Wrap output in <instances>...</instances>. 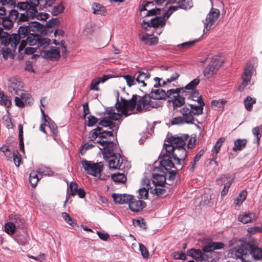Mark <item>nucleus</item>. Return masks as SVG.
Returning <instances> with one entry per match:
<instances>
[{
	"instance_id": "nucleus-2",
	"label": "nucleus",
	"mask_w": 262,
	"mask_h": 262,
	"mask_svg": "<svg viewBox=\"0 0 262 262\" xmlns=\"http://www.w3.org/2000/svg\"><path fill=\"white\" fill-rule=\"evenodd\" d=\"M225 245L221 242H214L211 240L207 242L200 249H191L187 251V254L194 258L196 262H216L221 257V253L216 250L223 249Z\"/></svg>"
},
{
	"instance_id": "nucleus-46",
	"label": "nucleus",
	"mask_w": 262,
	"mask_h": 262,
	"mask_svg": "<svg viewBox=\"0 0 262 262\" xmlns=\"http://www.w3.org/2000/svg\"><path fill=\"white\" fill-rule=\"evenodd\" d=\"M18 138L19 140L20 150L23 152H25V147L23 139V127L21 124L18 125Z\"/></svg>"
},
{
	"instance_id": "nucleus-4",
	"label": "nucleus",
	"mask_w": 262,
	"mask_h": 262,
	"mask_svg": "<svg viewBox=\"0 0 262 262\" xmlns=\"http://www.w3.org/2000/svg\"><path fill=\"white\" fill-rule=\"evenodd\" d=\"M16 36L15 33L10 34L4 31L0 32V45L5 50L3 54L4 59H7L8 55L15 51L18 46V41Z\"/></svg>"
},
{
	"instance_id": "nucleus-43",
	"label": "nucleus",
	"mask_w": 262,
	"mask_h": 262,
	"mask_svg": "<svg viewBox=\"0 0 262 262\" xmlns=\"http://www.w3.org/2000/svg\"><path fill=\"white\" fill-rule=\"evenodd\" d=\"M255 103L256 99L251 98L250 96H247L244 100L245 108L248 111H251L253 107V105Z\"/></svg>"
},
{
	"instance_id": "nucleus-60",
	"label": "nucleus",
	"mask_w": 262,
	"mask_h": 262,
	"mask_svg": "<svg viewBox=\"0 0 262 262\" xmlns=\"http://www.w3.org/2000/svg\"><path fill=\"white\" fill-rule=\"evenodd\" d=\"M192 7V0H181V9H189Z\"/></svg>"
},
{
	"instance_id": "nucleus-29",
	"label": "nucleus",
	"mask_w": 262,
	"mask_h": 262,
	"mask_svg": "<svg viewBox=\"0 0 262 262\" xmlns=\"http://www.w3.org/2000/svg\"><path fill=\"white\" fill-rule=\"evenodd\" d=\"M148 95L149 97L154 100L166 99V92L162 89L152 90Z\"/></svg>"
},
{
	"instance_id": "nucleus-5",
	"label": "nucleus",
	"mask_w": 262,
	"mask_h": 262,
	"mask_svg": "<svg viewBox=\"0 0 262 262\" xmlns=\"http://www.w3.org/2000/svg\"><path fill=\"white\" fill-rule=\"evenodd\" d=\"M113 138L112 131H106L101 127L97 126L92 130L89 133V139L90 141L95 144H98L100 147L113 141L111 138Z\"/></svg>"
},
{
	"instance_id": "nucleus-22",
	"label": "nucleus",
	"mask_w": 262,
	"mask_h": 262,
	"mask_svg": "<svg viewBox=\"0 0 262 262\" xmlns=\"http://www.w3.org/2000/svg\"><path fill=\"white\" fill-rule=\"evenodd\" d=\"M159 158L161 159L160 163L162 167H163L165 170H170L171 168H174V165L172 162V157L170 155H167L164 154L163 150L161 152Z\"/></svg>"
},
{
	"instance_id": "nucleus-32",
	"label": "nucleus",
	"mask_w": 262,
	"mask_h": 262,
	"mask_svg": "<svg viewBox=\"0 0 262 262\" xmlns=\"http://www.w3.org/2000/svg\"><path fill=\"white\" fill-rule=\"evenodd\" d=\"M166 180V177L163 174H153L152 181L154 186L162 187L165 184Z\"/></svg>"
},
{
	"instance_id": "nucleus-15",
	"label": "nucleus",
	"mask_w": 262,
	"mask_h": 262,
	"mask_svg": "<svg viewBox=\"0 0 262 262\" xmlns=\"http://www.w3.org/2000/svg\"><path fill=\"white\" fill-rule=\"evenodd\" d=\"M168 102H172L173 108L180 107V88L170 89L166 92Z\"/></svg>"
},
{
	"instance_id": "nucleus-28",
	"label": "nucleus",
	"mask_w": 262,
	"mask_h": 262,
	"mask_svg": "<svg viewBox=\"0 0 262 262\" xmlns=\"http://www.w3.org/2000/svg\"><path fill=\"white\" fill-rule=\"evenodd\" d=\"M136 80L138 83H142V87H145L147 85V84L145 82L146 79H148L150 75L148 72V70H146V72L143 71H138L136 75Z\"/></svg>"
},
{
	"instance_id": "nucleus-59",
	"label": "nucleus",
	"mask_w": 262,
	"mask_h": 262,
	"mask_svg": "<svg viewBox=\"0 0 262 262\" xmlns=\"http://www.w3.org/2000/svg\"><path fill=\"white\" fill-rule=\"evenodd\" d=\"M100 83V80H99L98 78L93 79L90 85V89L91 90H94L98 91L99 90V88L98 86V85Z\"/></svg>"
},
{
	"instance_id": "nucleus-33",
	"label": "nucleus",
	"mask_w": 262,
	"mask_h": 262,
	"mask_svg": "<svg viewBox=\"0 0 262 262\" xmlns=\"http://www.w3.org/2000/svg\"><path fill=\"white\" fill-rule=\"evenodd\" d=\"M205 105L204 101H200L198 105L189 104V109H191V113L193 115L198 116L203 114V106Z\"/></svg>"
},
{
	"instance_id": "nucleus-37",
	"label": "nucleus",
	"mask_w": 262,
	"mask_h": 262,
	"mask_svg": "<svg viewBox=\"0 0 262 262\" xmlns=\"http://www.w3.org/2000/svg\"><path fill=\"white\" fill-rule=\"evenodd\" d=\"M60 24V20L58 18H52L50 19L48 21L46 22V25H43L44 28L42 29L43 31L42 33L44 31H46L47 29H50L56 26H58Z\"/></svg>"
},
{
	"instance_id": "nucleus-44",
	"label": "nucleus",
	"mask_w": 262,
	"mask_h": 262,
	"mask_svg": "<svg viewBox=\"0 0 262 262\" xmlns=\"http://www.w3.org/2000/svg\"><path fill=\"white\" fill-rule=\"evenodd\" d=\"M254 215L253 213H246L241 215L238 217V220L243 224L250 222L253 220Z\"/></svg>"
},
{
	"instance_id": "nucleus-25",
	"label": "nucleus",
	"mask_w": 262,
	"mask_h": 262,
	"mask_svg": "<svg viewBox=\"0 0 262 262\" xmlns=\"http://www.w3.org/2000/svg\"><path fill=\"white\" fill-rule=\"evenodd\" d=\"M112 196L116 204H128V202L132 199V195L123 193H113Z\"/></svg>"
},
{
	"instance_id": "nucleus-61",
	"label": "nucleus",
	"mask_w": 262,
	"mask_h": 262,
	"mask_svg": "<svg viewBox=\"0 0 262 262\" xmlns=\"http://www.w3.org/2000/svg\"><path fill=\"white\" fill-rule=\"evenodd\" d=\"M139 250L143 258L146 259L149 258V252L144 245L142 244H139Z\"/></svg>"
},
{
	"instance_id": "nucleus-17",
	"label": "nucleus",
	"mask_w": 262,
	"mask_h": 262,
	"mask_svg": "<svg viewBox=\"0 0 262 262\" xmlns=\"http://www.w3.org/2000/svg\"><path fill=\"white\" fill-rule=\"evenodd\" d=\"M181 114H182L181 124H194L198 128H200V127L195 123V121H196L198 123H200V122L197 119H194L193 115L191 113V109L187 107H184L181 109Z\"/></svg>"
},
{
	"instance_id": "nucleus-42",
	"label": "nucleus",
	"mask_w": 262,
	"mask_h": 262,
	"mask_svg": "<svg viewBox=\"0 0 262 262\" xmlns=\"http://www.w3.org/2000/svg\"><path fill=\"white\" fill-rule=\"evenodd\" d=\"M207 147H204L202 149L200 150L195 156L193 159V161L191 162L192 166L190 168V170L193 171L195 168V164L197 162H198L201 157V156L204 154L205 151L206 150Z\"/></svg>"
},
{
	"instance_id": "nucleus-52",
	"label": "nucleus",
	"mask_w": 262,
	"mask_h": 262,
	"mask_svg": "<svg viewBox=\"0 0 262 262\" xmlns=\"http://www.w3.org/2000/svg\"><path fill=\"white\" fill-rule=\"evenodd\" d=\"M247 195L246 190L242 191L238 195V198L235 200L234 202L236 205H240L246 200Z\"/></svg>"
},
{
	"instance_id": "nucleus-34",
	"label": "nucleus",
	"mask_w": 262,
	"mask_h": 262,
	"mask_svg": "<svg viewBox=\"0 0 262 262\" xmlns=\"http://www.w3.org/2000/svg\"><path fill=\"white\" fill-rule=\"evenodd\" d=\"M247 142L248 141L246 139L235 140L234 141V146L232 148L233 151L236 152L237 151L242 150L246 147Z\"/></svg>"
},
{
	"instance_id": "nucleus-55",
	"label": "nucleus",
	"mask_w": 262,
	"mask_h": 262,
	"mask_svg": "<svg viewBox=\"0 0 262 262\" xmlns=\"http://www.w3.org/2000/svg\"><path fill=\"white\" fill-rule=\"evenodd\" d=\"M262 132V125L256 126L252 129V134L256 137L257 142H258L261 137L260 132Z\"/></svg>"
},
{
	"instance_id": "nucleus-14",
	"label": "nucleus",
	"mask_w": 262,
	"mask_h": 262,
	"mask_svg": "<svg viewBox=\"0 0 262 262\" xmlns=\"http://www.w3.org/2000/svg\"><path fill=\"white\" fill-rule=\"evenodd\" d=\"M221 66L220 61L217 58H212L209 64L204 70V76L208 79L216 73Z\"/></svg>"
},
{
	"instance_id": "nucleus-21",
	"label": "nucleus",
	"mask_w": 262,
	"mask_h": 262,
	"mask_svg": "<svg viewBox=\"0 0 262 262\" xmlns=\"http://www.w3.org/2000/svg\"><path fill=\"white\" fill-rule=\"evenodd\" d=\"M129 209L133 212H138L142 211L146 206L144 201L137 200L132 195V199L128 203Z\"/></svg>"
},
{
	"instance_id": "nucleus-30",
	"label": "nucleus",
	"mask_w": 262,
	"mask_h": 262,
	"mask_svg": "<svg viewBox=\"0 0 262 262\" xmlns=\"http://www.w3.org/2000/svg\"><path fill=\"white\" fill-rule=\"evenodd\" d=\"M40 111H41L42 115L44 118L45 122H48V126L50 128V129H51V132L53 135L54 139H55V138L57 136V134H58V127H57V125L52 121H50L48 122L47 120V118H48V119H49V118L48 116H46L45 112L42 108L40 109Z\"/></svg>"
},
{
	"instance_id": "nucleus-9",
	"label": "nucleus",
	"mask_w": 262,
	"mask_h": 262,
	"mask_svg": "<svg viewBox=\"0 0 262 262\" xmlns=\"http://www.w3.org/2000/svg\"><path fill=\"white\" fill-rule=\"evenodd\" d=\"M138 98H139V100L137 99L136 110L138 112L146 111L150 107L157 108L161 105L159 102L152 101L151 98L149 97V95L146 92L142 97L138 96Z\"/></svg>"
},
{
	"instance_id": "nucleus-58",
	"label": "nucleus",
	"mask_w": 262,
	"mask_h": 262,
	"mask_svg": "<svg viewBox=\"0 0 262 262\" xmlns=\"http://www.w3.org/2000/svg\"><path fill=\"white\" fill-rule=\"evenodd\" d=\"M234 178H232L230 181L227 182L225 185L224 188L221 191V195L222 196H224L227 194L228 192L229 189L233 182Z\"/></svg>"
},
{
	"instance_id": "nucleus-54",
	"label": "nucleus",
	"mask_w": 262,
	"mask_h": 262,
	"mask_svg": "<svg viewBox=\"0 0 262 262\" xmlns=\"http://www.w3.org/2000/svg\"><path fill=\"white\" fill-rule=\"evenodd\" d=\"M50 39L49 38H41L39 36L38 41L37 42V47L42 49L46 48L50 43Z\"/></svg>"
},
{
	"instance_id": "nucleus-12",
	"label": "nucleus",
	"mask_w": 262,
	"mask_h": 262,
	"mask_svg": "<svg viewBox=\"0 0 262 262\" xmlns=\"http://www.w3.org/2000/svg\"><path fill=\"white\" fill-rule=\"evenodd\" d=\"M220 15V10L217 9L212 8L209 13L207 15L206 19L203 20L205 29L203 31L205 32V29L207 31L209 30L212 26L214 24L215 21L217 20Z\"/></svg>"
},
{
	"instance_id": "nucleus-19",
	"label": "nucleus",
	"mask_w": 262,
	"mask_h": 262,
	"mask_svg": "<svg viewBox=\"0 0 262 262\" xmlns=\"http://www.w3.org/2000/svg\"><path fill=\"white\" fill-rule=\"evenodd\" d=\"M104 159L107 160L110 169H122L124 168V166H122L123 160L120 154L113 155L108 158Z\"/></svg>"
},
{
	"instance_id": "nucleus-11",
	"label": "nucleus",
	"mask_w": 262,
	"mask_h": 262,
	"mask_svg": "<svg viewBox=\"0 0 262 262\" xmlns=\"http://www.w3.org/2000/svg\"><path fill=\"white\" fill-rule=\"evenodd\" d=\"M121 117L120 114H114L112 116H105L99 122L98 125L104 127H109L113 131L117 130L119 126L113 122V121L118 120Z\"/></svg>"
},
{
	"instance_id": "nucleus-3",
	"label": "nucleus",
	"mask_w": 262,
	"mask_h": 262,
	"mask_svg": "<svg viewBox=\"0 0 262 262\" xmlns=\"http://www.w3.org/2000/svg\"><path fill=\"white\" fill-rule=\"evenodd\" d=\"M56 0H27L24 2L28 4L29 13L27 15L32 16L33 18H36L38 20H46L49 18L50 15L47 13H39L36 7L38 6L41 10L49 9L51 7Z\"/></svg>"
},
{
	"instance_id": "nucleus-35",
	"label": "nucleus",
	"mask_w": 262,
	"mask_h": 262,
	"mask_svg": "<svg viewBox=\"0 0 262 262\" xmlns=\"http://www.w3.org/2000/svg\"><path fill=\"white\" fill-rule=\"evenodd\" d=\"M93 13L95 14L105 15L106 12V8L100 4L94 3L92 5Z\"/></svg>"
},
{
	"instance_id": "nucleus-20",
	"label": "nucleus",
	"mask_w": 262,
	"mask_h": 262,
	"mask_svg": "<svg viewBox=\"0 0 262 262\" xmlns=\"http://www.w3.org/2000/svg\"><path fill=\"white\" fill-rule=\"evenodd\" d=\"M41 53L44 57L51 61H57L60 57L59 49L55 47H52L48 50H43Z\"/></svg>"
},
{
	"instance_id": "nucleus-8",
	"label": "nucleus",
	"mask_w": 262,
	"mask_h": 262,
	"mask_svg": "<svg viewBox=\"0 0 262 262\" xmlns=\"http://www.w3.org/2000/svg\"><path fill=\"white\" fill-rule=\"evenodd\" d=\"M180 7V5L179 6H171L165 12L162 16H156L149 21H146L143 20L142 21V25H147V27H153L156 29L163 28L166 25L165 18H169L172 13L177 10L178 8Z\"/></svg>"
},
{
	"instance_id": "nucleus-36",
	"label": "nucleus",
	"mask_w": 262,
	"mask_h": 262,
	"mask_svg": "<svg viewBox=\"0 0 262 262\" xmlns=\"http://www.w3.org/2000/svg\"><path fill=\"white\" fill-rule=\"evenodd\" d=\"M112 180L117 184H124L127 180L126 176L122 173H115L112 175Z\"/></svg>"
},
{
	"instance_id": "nucleus-6",
	"label": "nucleus",
	"mask_w": 262,
	"mask_h": 262,
	"mask_svg": "<svg viewBox=\"0 0 262 262\" xmlns=\"http://www.w3.org/2000/svg\"><path fill=\"white\" fill-rule=\"evenodd\" d=\"M119 93H117L116 105H118L116 107L118 112H121V114L125 117L133 114L136 106H137V98L138 95H134L132 98L128 100L121 97L120 102H119Z\"/></svg>"
},
{
	"instance_id": "nucleus-45",
	"label": "nucleus",
	"mask_w": 262,
	"mask_h": 262,
	"mask_svg": "<svg viewBox=\"0 0 262 262\" xmlns=\"http://www.w3.org/2000/svg\"><path fill=\"white\" fill-rule=\"evenodd\" d=\"M0 104L4 105L6 107H9L11 104V101L9 99L7 96H6L3 92L0 91Z\"/></svg>"
},
{
	"instance_id": "nucleus-13",
	"label": "nucleus",
	"mask_w": 262,
	"mask_h": 262,
	"mask_svg": "<svg viewBox=\"0 0 262 262\" xmlns=\"http://www.w3.org/2000/svg\"><path fill=\"white\" fill-rule=\"evenodd\" d=\"M247 244L248 243H245L242 244L241 246L234 247L230 249L229 254H231V257L236 259H240L243 262H244L248 252V248L246 246Z\"/></svg>"
},
{
	"instance_id": "nucleus-31",
	"label": "nucleus",
	"mask_w": 262,
	"mask_h": 262,
	"mask_svg": "<svg viewBox=\"0 0 262 262\" xmlns=\"http://www.w3.org/2000/svg\"><path fill=\"white\" fill-rule=\"evenodd\" d=\"M46 9L48 10L49 12H50L52 15L57 16L63 12L64 6L63 5V2H61L57 5H52L49 9Z\"/></svg>"
},
{
	"instance_id": "nucleus-53",
	"label": "nucleus",
	"mask_w": 262,
	"mask_h": 262,
	"mask_svg": "<svg viewBox=\"0 0 262 262\" xmlns=\"http://www.w3.org/2000/svg\"><path fill=\"white\" fill-rule=\"evenodd\" d=\"M136 76H133L130 75H126L123 76L124 79L126 80L127 85L130 87L132 85H135L136 82H137L136 80Z\"/></svg>"
},
{
	"instance_id": "nucleus-39",
	"label": "nucleus",
	"mask_w": 262,
	"mask_h": 262,
	"mask_svg": "<svg viewBox=\"0 0 262 262\" xmlns=\"http://www.w3.org/2000/svg\"><path fill=\"white\" fill-rule=\"evenodd\" d=\"M165 142H168V144H171L178 148V150L180 149V137L171 136L167 137Z\"/></svg>"
},
{
	"instance_id": "nucleus-27",
	"label": "nucleus",
	"mask_w": 262,
	"mask_h": 262,
	"mask_svg": "<svg viewBox=\"0 0 262 262\" xmlns=\"http://www.w3.org/2000/svg\"><path fill=\"white\" fill-rule=\"evenodd\" d=\"M9 218L16 229L18 228L21 230L25 229V221L20 215L11 214L9 216Z\"/></svg>"
},
{
	"instance_id": "nucleus-40",
	"label": "nucleus",
	"mask_w": 262,
	"mask_h": 262,
	"mask_svg": "<svg viewBox=\"0 0 262 262\" xmlns=\"http://www.w3.org/2000/svg\"><path fill=\"white\" fill-rule=\"evenodd\" d=\"M200 82L199 79L195 78L187 84L184 88H181V93H185L186 90H193Z\"/></svg>"
},
{
	"instance_id": "nucleus-49",
	"label": "nucleus",
	"mask_w": 262,
	"mask_h": 262,
	"mask_svg": "<svg viewBox=\"0 0 262 262\" xmlns=\"http://www.w3.org/2000/svg\"><path fill=\"white\" fill-rule=\"evenodd\" d=\"M37 171L38 173L40 175H41V176H52L53 174V172L51 171V170L50 169V168L45 167V166H41L40 167H39L37 169Z\"/></svg>"
},
{
	"instance_id": "nucleus-48",
	"label": "nucleus",
	"mask_w": 262,
	"mask_h": 262,
	"mask_svg": "<svg viewBox=\"0 0 262 262\" xmlns=\"http://www.w3.org/2000/svg\"><path fill=\"white\" fill-rule=\"evenodd\" d=\"M5 231L9 235H12L14 233L16 228L15 225L11 222H8L5 224Z\"/></svg>"
},
{
	"instance_id": "nucleus-24",
	"label": "nucleus",
	"mask_w": 262,
	"mask_h": 262,
	"mask_svg": "<svg viewBox=\"0 0 262 262\" xmlns=\"http://www.w3.org/2000/svg\"><path fill=\"white\" fill-rule=\"evenodd\" d=\"M23 88V83L14 78L9 80V91L14 95H19L18 92Z\"/></svg>"
},
{
	"instance_id": "nucleus-41",
	"label": "nucleus",
	"mask_w": 262,
	"mask_h": 262,
	"mask_svg": "<svg viewBox=\"0 0 262 262\" xmlns=\"http://www.w3.org/2000/svg\"><path fill=\"white\" fill-rule=\"evenodd\" d=\"M37 171H32L30 173L29 183L32 187H35L39 181Z\"/></svg>"
},
{
	"instance_id": "nucleus-38",
	"label": "nucleus",
	"mask_w": 262,
	"mask_h": 262,
	"mask_svg": "<svg viewBox=\"0 0 262 262\" xmlns=\"http://www.w3.org/2000/svg\"><path fill=\"white\" fill-rule=\"evenodd\" d=\"M185 96L188 99H191L194 101H197L199 103L200 101H204L202 96L199 95V93L198 91H194L193 92H191L190 94H185Z\"/></svg>"
},
{
	"instance_id": "nucleus-57",
	"label": "nucleus",
	"mask_w": 262,
	"mask_h": 262,
	"mask_svg": "<svg viewBox=\"0 0 262 262\" xmlns=\"http://www.w3.org/2000/svg\"><path fill=\"white\" fill-rule=\"evenodd\" d=\"M150 192L156 194L157 195H162L165 194L166 192V189L163 188H158L157 186H155V188L150 187Z\"/></svg>"
},
{
	"instance_id": "nucleus-23",
	"label": "nucleus",
	"mask_w": 262,
	"mask_h": 262,
	"mask_svg": "<svg viewBox=\"0 0 262 262\" xmlns=\"http://www.w3.org/2000/svg\"><path fill=\"white\" fill-rule=\"evenodd\" d=\"M176 149H178V148L165 141L163 145V148L162 149L164 151V154L170 155V156L172 157L173 160L177 161V164H180V158L178 157L177 154L174 153V151Z\"/></svg>"
},
{
	"instance_id": "nucleus-47",
	"label": "nucleus",
	"mask_w": 262,
	"mask_h": 262,
	"mask_svg": "<svg viewBox=\"0 0 262 262\" xmlns=\"http://www.w3.org/2000/svg\"><path fill=\"white\" fill-rule=\"evenodd\" d=\"M38 39L39 36L33 33H31L26 37L27 42L30 46H34L37 44Z\"/></svg>"
},
{
	"instance_id": "nucleus-1",
	"label": "nucleus",
	"mask_w": 262,
	"mask_h": 262,
	"mask_svg": "<svg viewBox=\"0 0 262 262\" xmlns=\"http://www.w3.org/2000/svg\"><path fill=\"white\" fill-rule=\"evenodd\" d=\"M2 5L6 7L7 10L6 14L0 16L2 20V25L6 30L11 29L15 21L18 24L29 21L33 19L32 16L27 15L28 13V4L24 2L16 0H1Z\"/></svg>"
},
{
	"instance_id": "nucleus-18",
	"label": "nucleus",
	"mask_w": 262,
	"mask_h": 262,
	"mask_svg": "<svg viewBox=\"0 0 262 262\" xmlns=\"http://www.w3.org/2000/svg\"><path fill=\"white\" fill-rule=\"evenodd\" d=\"M100 150H102L104 158H108L112 155L118 154L117 145L114 141L108 142V144L101 147H99Z\"/></svg>"
},
{
	"instance_id": "nucleus-64",
	"label": "nucleus",
	"mask_w": 262,
	"mask_h": 262,
	"mask_svg": "<svg viewBox=\"0 0 262 262\" xmlns=\"http://www.w3.org/2000/svg\"><path fill=\"white\" fill-rule=\"evenodd\" d=\"M88 122L87 125L88 126H93L99 123L98 119L94 116L90 115L88 117Z\"/></svg>"
},
{
	"instance_id": "nucleus-16",
	"label": "nucleus",
	"mask_w": 262,
	"mask_h": 262,
	"mask_svg": "<svg viewBox=\"0 0 262 262\" xmlns=\"http://www.w3.org/2000/svg\"><path fill=\"white\" fill-rule=\"evenodd\" d=\"M253 68V66L251 63H247L244 69V72L242 75V83L238 88L240 91H243L245 88L250 83Z\"/></svg>"
},
{
	"instance_id": "nucleus-26",
	"label": "nucleus",
	"mask_w": 262,
	"mask_h": 262,
	"mask_svg": "<svg viewBox=\"0 0 262 262\" xmlns=\"http://www.w3.org/2000/svg\"><path fill=\"white\" fill-rule=\"evenodd\" d=\"M246 247L248 251L255 260H260L262 258V249L255 245L248 243Z\"/></svg>"
},
{
	"instance_id": "nucleus-62",
	"label": "nucleus",
	"mask_w": 262,
	"mask_h": 262,
	"mask_svg": "<svg viewBox=\"0 0 262 262\" xmlns=\"http://www.w3.org/2000/svg\"><path fill=\"white\" fill-rule=\"evenodd\" d=\"M225 101L222 99L214 100L211 102V106L215 109L216 108L222 107L225 104Z\"/></svg>"
},
{
	"instance_id": "nucleus-63",
	"label": "nucleus",
	"mask_w": 262,
	"mask_h": 262,
	"mask_svg": "<svg viewBox=\"0 0 262 262\" xmlns=\"http://www.w3.org/2000/svg\"><path fill=\"white\" fill-rule=\"evenodd\" d=\"M13 160L15 165L17 167H18L20 164L21 158H20V155L19 154V153L18 152L17 150H16L13 152Z\"/></svg>"
},
{
	"instance_id": "nucleus-50",
	"label": "nucleus",
	"mask_w": 262,
	"mask_h": 262,
	"mask_svg": "<svg viewBox=\"0 0 262 262\" xmlns=\"http://www.w3.org/2000/svg\"><path fill=\"white\" fill-rule=\"evenodd\" d=\"M62 216L64 218L66 222L72 227H75L77 226V224L75 220L73 217H72L69 213L65 212H63L62 213Z\"/></svg>"
},
{
	"instance_id": "nucleus-10",
	"label": "nucleus",
	"mask_w": 262,
	"mask_h": 262,
	"mask_svg": "<svg viewBox=\"0 0 262 262\" xmlns=\"http://www.w3.org/2000/svg\"><path fill=\"white\" fill-rule=\"evenodd\" d=\"M82 167L86 173L94 177L101 175L100 173L103 170V166L100 163H95L93 161L83 159L81 161Z\"/></svg>"
},
{
	"instance_id": "nucleus-51",
	"label": "nucleus",
	"mask_w": 262,
	"mask_h": 262,
	"mask_svg": "<svg viewBox=\"0 0 262 262\" xmlns=\"http://www.w3.org/2000/svg\"><path fill=\"white\" fill-rule=\"evenodd\" d=\"M149 184H147V188L143 187L138 190L139 191V199H146L148 195L149 191Z\"/></svg>"
},
{
	"instance_id": "nucleus-56",
	"label": "nucleus",
	"mask_w": 262,
	"mask_h": 262,
	"mask_svg": "<svg viewBox=\"0 0 262 262\" xmlns=\"http://www.w3.org/2000/svg\"><path fill=\"white\" fill-rule=\"evenodd\" d=\"M20 97L23 99V100H24L26 105H30L31 103H32V99L30 94L22 93L20 94Z\"/></svg>"
},
{
	"instance_id": "nucleus-7",
	"label": "nucleus",
	"mask_w": 262,
	"mask_h": 262,
	"mask_svg": "<svg viewBox=\"0 0 262 262\" xmlns=\"http://www.w3.org/2000/svg\"><path fill=\"white\" fill-rule=\"evenodd\" d=\"M44 28L43 25L41 24L38 21H33L27 23V25L25 24L20 26L17 31V33H15L16 35V38L18 43L20 42L21 39L25 38L27 37L31 32L33 33L37 32L38 33H42L43 28Z\"/></svg>"
}]
</instances>
